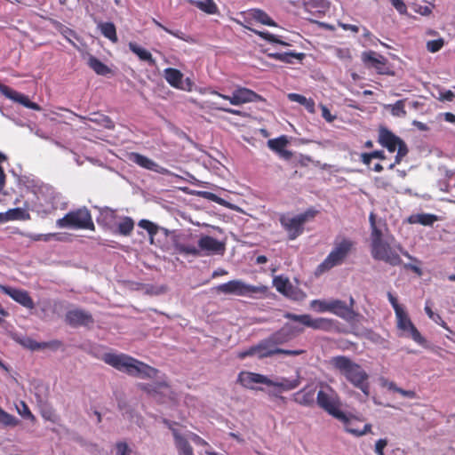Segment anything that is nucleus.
Segmentation results:
<instances>
[{"instance_id": "8", "label": "nucleus", "mask_w": 455, "mask_h": 455, "mask_svg": "<svg viewBox=\"0 0 455 455\" xmlns=\"http://www.w3.org/2000/svg\"><path fill=\"white\" fill-rule=\"evenodd\" d=\"M378 142L390 153L397 151L396 163L402 162L409 153L407 144L386 127L379 129Z\"/></svg>"}, {"instance_id": "5", "label": "nucleus", "mask_w": 455, "mask_h": 455, "mask_svg": "<svg viewBox=\"0 0 455 455\" xmlns=\"http://www.w3.org/2000/svg\"><path fill=\"white\" fill-rule=\"evenodd\" d=\"M354 247L355 243L351 239L342 238L341 240H336L333 249L325 259L316 267L315 275H321L334 267L341 265Z\"/></svg>"}, {"instance_id": "27", "label": "nucleus", "mask_w": 455, "mask_h": 455, "mask_svg": "<svg viewBox=\"0 0 455 455\" xmlns=\"http://www.w3.org/2000/svg\"><path fill=\"white\" fill-rule=\"evenodd\" d=\"M164 78L171 86L177 89L182 88L183 74L179 69L173 68H165Z\"/></svg>"}, {"instance_id": "15", "label": "nucleus", "mask_w": 455, "mask_h": 455, "mask_svg": "<svg viewBox=\"0 0 455 455\" xmlns=\"http://www.w3.org/2000/svg\"><path fill=\"white\" fill-rule=\"evenodd\" d=\"M237 382L248 389L263 390L261 387H255L254 384H264L269 386L271 379L265 375L251 372L241 371L237 377Z\"/></svg>"}, {"instance_id": "59", "label": "nucleus", "mask_w": 455, "mask_h": 455, "mask_svg": "<svg viewBox=\"0 0 455 455\" xmlns=\"http://www.w3.org/2000/svg\"><path fill=\"white\" fill-rule=\"evenodd\" d=\"M305 351L302 349H297V350H290V349H283L278 347V355H302Z\"/></svg>"}, {"instance_id": "3", "label": "nucleus", "mask_w": 455, "mask_h": 455, "mask_svg": "<svg viewBox=\"0 0 455 455\" xmlns=\"http://www.w3.org/2000/svg\"><path fill=\"white\" fill-rule=\"evenodd\" d=\"M283 317L288 320L296 322L301 325H294L289 323H286L283 325L288 326L287 331L291 335V339L302 333L304 331V327L328 331H331L334 325V321L331 319L324 317L313 318L308 314L296 315L293 313L286 312L283 315Z\"/></svg>"}, {"instance_id": "36", "label": "nucleus", "mask_w": 455, "mask_h": 455, "mask_svg": "<svg viewBox=\"0 0 455 455\" xmlns=\"http://www.w3.org/2000/svg\"><path fill=\"white\" fill-rule=\"evenodd\" d=\"M288 326H283L280 330L274 332L268 339L272 341V343L277 347L278 345H282L292 339L291 335L287 331Z\"/></svg>"}, {"instance_id": "63", "label": "nucleus", "mask_w": 455, "mask_h": 455, "mask_svg": "<svg viewBox=\"0 0 455 455\" xmlns=\"http://www.w3.org/2000/svg\"><path fill=\"white\" fill-rule=\"evenodd\" d=\"M454 98L455 93L451 90H447L440 93V99L443 101H452Z\"/></svg>"}, {"instance_id": "34", "label": "nucleus", "mask_w": 455, "mask_h": 455, "mask_svg": "<svg viewBox=\"0 0 455 455\" xmlns=\"http://www.w3.org/2000/svg\"><path fill=\"white\" fill-rule=\"evenodd\" d=\"M269 384V387H278L282 391H289L292 390L299 387L300 384V381L299 379H288L285 378H282L280 380H272Z\"/></svg>"}, {"instance_id": "28", "label": "nucleus", "mask_w": 455, "mask_h": 455, "mask_svg": "<svg viewBox=\"0 0 455 455\" xmlns=\"http://www.w3.org/2000/svg\"><path fill=\"white\" fill-rule=\"evenodd\" d=\"M28 217V213L21 208L10 209L5 212L0 213V223L15 220H27Z\"/></svg>"}, {"instance_id": "18", "label": "nucleus", "mask_w": 455, "mask_h": 455, "mask_svg": "<svg viewBox=\"0 0 455 455\" xmlns=\"http://www.w3.org/2000/svg\"><path fill=\"white\" fill-rule=\"evenodd\" d=\"M0 289L4 294H7L22 306L28 308H32L34 307L33 300L26 291L4 285H1Z\"/></svg>"}, {"instance_id": "64", "label": "nucleus", "mask_w": 455, "mask_h": 455, "mask_svg": "<svg viewBox=\"0 0 455 455\" xmlns=\"http://www.w3.org/2000/svg\"><path fill=\"white\" fill-rule=\"evenodd\" d=\"M322 116L327 122H332L335 119V116L331 115L330 110L326 106L322 105Z\"/></svg>"}, {"instance_id": "38", "label": "nucleus", "mask_w": 455, "mask_h": 455, "mask_svg": "<svg viewBox=\"0 0 455 455\" xmlns=\"http://www.w3.org/2000/svg\"><path fill=\"white\" fill-rule=\"evenodd\" d=\"M100 31L102 35L109 39L113 43H116L118 41L116 35V28L114 23L112 22H104L100 25Z\"/></svg>"}, {"instance_id": "52", "label": "nucleus", "mask_w": 455, "mask_h": 455, "mask_svg": "<svg viewBox=\"0 0 455 455\" xmlns=\"http://www.w3.org/2000/svg\"><path fill=\"white\" fill-rule=\"evenodd\" d=\"M336 56L342 60H348L350 61L352 60L351 52L348 48H337L335 50Z\"/></svg>"}, {"instance_id": "19", "label": "nucleus", "mask_w": 455, "mask_h": 455, "mask_svg": "<svg viewBox=\"0 0 455 455\" xmlns=\"http://www.w3.org/2000/svg\"><path fill=\"white\" fill-rule=\"evenodd\" d=\"M130 160L139 166L149 171H154L159 173H164L166 172L165 169L160 167L156 162L140 153H132Z\"/></svg>"}, {"instance_id": "39", "label": "nucleus", "mask_w": 455, "mask_h": 455, "mask_svg": "<svg viewBox=\"0 0 455 455\" xmlns=\"http://www.w3.org/2000/svg\"><path fill=\"white\" fill-rule=\"evenodd\" d=\"M251 17L258 22L270 26L276 27V23L268 16L267 12L259 9L251 10Z\"/></svg>"}, {"instance_id": "33", "label": "nucleus", "mask_w": 455, "mask_h": 455, "mask_svg": "<svg viewBox=\"0 0 455 455\" xmlns=\"http://www.w3.org/2000/svg\"><path fill=\"white\" fill-rule=\"evenodd\" d=\"M188 3L208 14H215L218 7L213 0H188Z\"/></svg>"}, {"instance_id": "57", "label": "nucleus", "mask_w": 455, "mask_h": 455, "mask_svg": "<svg viewBox=\"0 0 455 455\" xmlns=\"http://www.w3.org/2000/svg\"><path fill=\"white\" fill-rule=\"evenodd\" d=\"M288 99L291 101L297 102L300 105H303L306 102L307 98L301 94L299 93H289Z\"/></svg>"}, {"instance_id": "9", "label": "nucleus", "mask_w": 455, "mask_h": 455, "mask_svg": "<svg viewBox=\"0 0 455 455\" xmlns=\"http://www.w3.org/2000/svg\"><path fill=\"white\" fill-rule=\"evenodd\" d=\"M314 216L315 212L307 211L294 217L283 214L280 217L279 221L283 229L288 233L289 239L294 240L303 233L304 224L309 218H313Z\"/></svg>"}, {"instance_id": "22", "label": "nucleus", "mask_w": 455, "mask_h": 455, "mask_svg": "<svg viewBox=\"0 0 455 455\" xmlns=\"http://www.w3.org/2000/svg\"><path fill=\"white\" fill-rule=\"evenodd\" d=\"M287 144L288 140L285 136H281L267 141V146L270 149L278 153L282 157L290 159L291 156V152L285 149Z\"/></svg>"}, {"instance_id": "48", "label": "nucleus", "mask_w": 455, "mask_h": 455, "mask_svg": "<svg viewBox=\"0 0 455 455\" xmlns=\"http://www.w3.org/2000/svg\"><path fill=\"white\" fill-rule=\"evenodd\" d=\"M17 340L24 347H27L30 350H37L42 347L41 344L37 343L36 341L33 340L28 337L20 338Z\"/></svg>"}, {"instance_id": "51", "label": "nucleus", "mask_w": 455, "mask_h": 455, "mask_svg": "<svg viewBox=\"0 0 455 455\" xmlns=\"http://www.w3.org/2000/svg\"><path fill=\"white\" fill-rule=\"evenodd\" d=\"M14 101H17L28 108H32V109L39 108L37 104L31 102L27 96H25L21 93H19V92H18L17 97Z\"/></svg>"}, {"instance_id": "32", "label": "nucleus", "mask_w": 455, "mask_h": 455, "mask_svg": "<svg viewBox=\"0 0 455 455\" xmlns=\"http://www.w3.org/2000/svg\"><path fill=\"white\" fill-rule=\"evenodd\" d=\"M139 387L147 393L148 395L156 398V396L161 393L162 388H167L169 389L170 387L167 382H158L154 385L147 384V383H141L139 385Z\"/></svg>"}, {"instance_id": "10", "label": "nucleus", "mask_w": 455, "mask_h": 455, "mask_svg": "<svg viewBox=\"0 0 455 455\" xmlns=\"http://www.w3.org/2000/svg\"><path fill=\"white\" fill-rule=\"evenodd\" d=\"M395 317L396 326L397 329L402 331V336L411 339L414 342L422 347H427V339L421 335V333L416 328V326L411 322V318L409 317L407 312L404 309L397 311V313L395 314Z\"/></svg>"}, {"instance_id": "55", "label": "nucleus", "mask_w": 455, "mask_h": 455, "mask_svg": "<svg viewBox=\"0 0 455 455\" xmlns=\"http://www.w3.org/2000/svg\"><path fill=\"white\" fill-rule=\"evenodd\" d=\"M0 92L2 94H4L5 97H7L12 100H15L17 94H18V92L12 90V88H10L6 85L1 84H0Z\"/></svg>"}, {"instance_id": "2", "label": "nucleus", "mask_w": 455, "mask_h": 455, "mask_svg": "<svg viewBox=\"0 0 455 455\" xmlns=\"http://www.w3.org/2000/svg\"><path fill=\"white\" fill-rule=\"evenodd\" d=\"M331 364L349 383L360 389L365 396L370 395L369 374L361 365L344 355L333 357Z\"/></svg>"}, {"instance_id": "60", "label": "nucleus", "mask_w": 455, "mask_h": 455, "mask_svg": "<svg viewBox=\"0 0 455 455\" xmlns=\"http://www.w3.org/2000/svg\"><path fill=\"white\" fill-rule=\"evenodd\" d=\"M393 6L400 12L404 13L406 12V5L403 0H390Z\"/></svg>"}, {"instance_id": "53", "label": "nucleus", "mask_w": 455, "mask_h": 455, "mask_svg": "<svg viewBox=\"0 0 455 455\" xmlns=\"http://www.w3.org/2000/svg\"><path fill=\"white\" fill-rule=\"evenodd\" d=\"M116 455H131L132 450L124 442H119L116 444Z\"/></svg>"}, {"instance_id": "35", "label": "nucleus", "mask_w": 455, "mask_h": 455, "mask_svg": "<svg viewBox=\"0 0 455 455\" xmlns=\"http://www.w3.org/2000/svg\"><path fill=\"white\" fill-rule=\"evenodd\" d=\"M89 67L100 76H107L111 72V69L104 64L101 60L94 56H90L88 59Z\"/></svg>"}, {"instance_id": "49", "label": "nucleus", "mask_w": 455, "mask_h": 455, "mask_svg": "<svg viewBox=\"0 0 455 455\" xmlns=\"http://www.w3.org/2000/svg\"><path fill=\"white\" fill-rule=\"evenodd\" d=\"M391 113L395 116H406V110L404 108V100H397L395 104L391 106Z\"/></svg>"}, {"instance_id": "47", "label": "nucleus", "mask_w": 455, "mask_h": 455, "mask_svg": "<svg viewBox=\"0 0 455 455\" xmlns=\"http://www.w3.org/2000/svg\"><path fill=\"white\" fill-rule=\"evenodd\" d=\"M153 22L154 24L160 28L161 29L164 30L165 32H167L168 34L179 38V39H181L183 41H186V42H188V39L185 37V35L183 32L180 31V30H177V31H173L170 28H168L167 27H165L164 25H163L161 22H159L158 20H156V19H153Z\"/></svg>"}, {"instance_id": "13", "label": "nucleus", "mask_w": 455, "mask_h": 455, "mask_svg": "<svg viewBox=\"0 0 455 455\" xmlns=\"http://www.w3.org/2000/svg\"><path fill=\"white\" fill-rule=\"evenodd\" d=\"M212 93L228 100L235 106L262 100V97L259 94L251 89L242 86H237L231 96L222 94L217 91H213Z\"/></svg>"}, {"instance_id": "7", "label": "nucleus", "mask_w": 455, "mask_h": 455, "mask_svg": "<svg viewBox=\"0 0 455 455\" xmlns=\"http://www.w3.org/2000/svg\"><path fill=\"white\" fill-rule=\"evenodd\" d=\"M316 402L320 408L324 410L333 418L347 422V415L340 410V401L338 394L330 386L318 391Z\"/></svg>"}, {"instance_id": "20", "label": "nucleus", "mask_w": 455, "mask_h": 455, "mask_svg": "<svg viewBox=\"0 0 455 455\" xmlns=\"http://www.w3.org/2000/svg\"><path fill=\"white\" fill-rule=\"evenodd\" d=\"M270 59L279 60L287 64H293L295 60L299 62H302L305 59L306 54L304 52H270L267 54Z\"/></svg>"}, {"instance_id": "25", "label": "nucleus", "mask_w": 455, "mask_h": 455, "mask_svg": "<svg viewBox=\"0 0 455 455\" xmlns=\"http://www.w3.org/2000/svg\"><path fill=\"white\" fill-rule=\"evenodd\" d=\"M347 422L344 423V427L346 432L355 435V436H362L367 433H370L371 431V424H365L363 427L361 429L355 426V424L358 422V419L355 418H350L347 416Z\"/></svg>"}, {"instance_id": "31", "label": "nucleus", "mask_w": 455, "mask_h": 455, "mask_svg": "<svg viewBox=\"0 0 455 455\" xmlns=\"http://www.w3.org/2000/svg\"><path fill=\"white\" fill-rule=\"evenodd\" d=\"M294 401L303 406H312L315 403V391L302 389L294 395Z\"/></svg>"}, {"instance_id": "1", "label": "nucleus", "mask_w": 455, "mask_h": 455, "mask_svg": "<svg viewBox=\"0 0 455 455\" xmlns=\"http://www.w3.org/2000/svg\"><path fill=\"white\" fill-rule=\"evenodd\" d=\"M100 360L116 371L134 378L152 379L159 372L156 368L124 353H105Z\"/></svg>"}, {"instance_id": "26", "label": "nucleus", "mask_w": 455, "mask_h": 455, "mask_svg": "<svg viewBox=\"0 0 455 455\" xmlns=\"http://www.w3.org/2000/svg\"><path fill=\"white\" fill-rule=\"evenodd\" d=\"M438 220V216L432 213H416L408 217L410 224H420L422 226H433Z\"/></svg>"}, {"instance_id": "23", "label": "nucleus", "mask_w": 455, "mask_h": 455, "mask_svg": "<svg viewBox=\"0 0 455 455\" xmlns=\"http://www.w3.org/2000/svg\"><path fill=\"white\" fill-rule=\"evenodd\" d=\"M257 356L260 359L278 355V347L267 338L255 346Z\"/></svg>"}, {"instance_id": "37", "label": "nucleus", "mask_w": 455, "mask_h": 455, "mask_svg": "<svg viewBox=\"0 0 455 455\" xmlns=\"http://www.w3.org/2000/svg\"><path fill=\"white\" fill-rule=\"evenodd\" d=\"M90 121L106 129H114L115 127L114 122L111 120V118L103 114H92L90 117Z\"/></svg>"}, {"instance_id": "6", "label": "nucleus", "mask_w": 455, "mask_h": 455, "mask_svg": "<svg viewBox=\"0 0 455 455\" xmlns=\"http://www.w3.org/2000/svg\"><path fill=\"white\" fill-rule=\"evenodd\" d=\"M59 228L90 231H95L96 228L92 213L85 206L70 211L63 218L59 219Z\"/></svg>"}, {"instance_id": "30", "label": "nucleus", "mask_w": 455, "mask_h": 455, "mask_svg": "<svg viewBox=\"0 0 455 455\" xmlns=\"http://www.w3.org/2000/svg\"><path fill=\"white\" fill-rule=\"evenodd\" d=\"M273 284L277 291L286 297H291V292L293 290V287L287 277L283 275L275 276L273 279Z\"/></svg>"}, {"instance_id": "42", "label": "nucleus", "mask_w": 455, "mask_h": 455, "mask_svg": "<svg viewBox=\"0 0 455 455\" xmlns=\"http://www.w3.org/2000/svg\"><path fill=\"white\" fill-rule=\"evenodd\" d=\"M175 251L183 255L199 256L200 250L194 245H186L180 243H174Z\"/></svg>"}, {"instance_id": "45", "label": "nucleus", "mask_w": 455, "mask_h": 455, "mask_svg": "<svg viewBox=\"0 0 455 455\" xmlns=\"http://www.w3.org/2000/svg\"><path fill=\"white\" fill-rule=\"evenodd\" d=\"M18 419L5 412L4 410L0 408V424H3L6 427H15L18 425Z\"/></svg>"}, {"instance_id": "62", "label": "nucleus", "mask_w": 455, "mask_h": 455, "mask_svg": "<svg viewBox=\"0 0 455 455\" xmlns=\"http://www.w3.org/2000/svg\"><path fill=\"white\" fill-rule=\"evenodd\" d=\"M395 392L403 395V397L413 399L416 397V393L413 390H404L403 388H395Z\"/></svg>"}, {"instance_id": "56", "label": "nucleus", "mask_w": 455, "mask_h": 455, "mask_svg": "<svg viewBox=\"0 0 455 455\" xmlns=\"http://www.w3.org/2000/svg\"><path fill=\"white\" fill-rule=\"evenodd\" d=\"M387 442L386 439H379L376 442L375 444V452L378 455H384V449L387 446Z\"/></svg>"}, {"instance_id": "12", "label": "nucleus", "mask_w": 455, "mask_h": 455, "mask_svg": "<svg viewBox=\"0 0 455 455\" xmlns=\"http://www.w3.org/2000/svg\"><path fill=\"white\" fill-rule=\"evenodd\" d=\"M371 256L376 260L384 261L387 264L396 267L403 263L397 251L396 245L391 246L387 242H383L371 250Z\"/></svg>"}, {"instance_id": "46", "label": "nucleus", "mask_w": 455, "mask_h": 455, "mask_svg": "<svg viewBox=\"0 0 455 455\" xmlns=\"http://www.w3.org/2000/svg\"><path fill=\"white\" fill-rule=\"evenodd\" d=\"M383 234L381 229H379L377 226L371 228V249L374 248L378 244H380L381 243L385 242L383 240Z\"/></svg>"}, {"instance_id": "4", "label": "nucleus", "mask_w": 455, "mask_h": 455, "mask_svg": "<svg viewBox=\"0 0 455 455\" xmlns=\"http://www.w3.org/2000/svg\"><path fill=\"white\" fill-rule=\"evenodd\" d=\"M219 293L225 295H235L249 298H263L266 297L268 288L266 285H251L244 283L240 279L231 280L228 283L219 284L215 287Z\"/></svg>"}, {"instance_id": "41", "label": "nucleus", "mask_w": 455, "mask_h": 455, "mask_svg": "<svg viewBox=\"0 0 455 455\" xmlns=\"http://www.w3.org/2000/svg\"><path fill=\"white\" fill-rule=\"evenodd\" d=\"M251 31H252L254 34L258 35L259 37L270 42V43H275V44H281V45H283V46H288L290 45V44L281 40L277 36L274 35V34H271L267 31H259V30H256V29H252V28H248Z\"/></svg>"}, {"instance_id": "16", "label": "nucleus", "mask_w": 455, "mask_h": 455, "mask_svg": "<svg viewBox=\"0 0 455 455\" xmlns=\"http://www.w3.org/2000/svg\"><path fill=\"white\" fill-rule=\"evenodd\" d=\"M66 322L72 327H90L94 323V319L89 312L73 309L67 313Z\"/></svg>"}, {"instance_id": "21", "label": "nucleus", "mask_w": 455, "mask_h": 455, "mask_svg": "<svg viewBox=\"0 0 455 455\" xmlns=\"http://www.w3.org/2000/svg\"><path fill=\"white\" fill-rule=\"evenodd\" d=\"M330 312L346 320L353 315L352 307L340 299H331Z\"/></svg>"}, {"instance_id": "54", "label": "nucleus", "mask_w": 455, "mask_h": 455, "mask_svg": "<svg viewBox=\"0 0 455 455\" xmlns=\"http://www.w3.org/2000/svg\"><path fill=\"white\" fill-rule=\"evenodd\" d=\"M18 412L25 419H33L34 417L30 412L27 404L23 402H20L19 405H17Z\"/></svg>"}, {"instance_id": "40", "label": "nucleus", "mask_w": 455, "mask_h": 455, "mask_svg": "<svg viewBox=\"0 0 455 455\" xmlns=\"http://www.w3.org/2000/svg\"><path fill=\"white\" fill-rule=\"evenodd\" d=\"M139 227L145 229L150 236V243H154V237L159 231V227L148 220H140Z\"/></svg>"}, {"instance_id": "50", "label": "nucleus", "mask_w": 455, "mask_h": 455, "mask_svg": "<svg viewBox=\"0 0 455 455\" xmlns=\"http://www.w3.org/2000/svg\"><path fill=\"white\" fill-rule=\"evenodd\" d=\"M444 44V41L443 38L430 40L427 43V49L430 52H437L440 51Z\"/></svg>"}, {"instance_id": "58", "label": "nucleus", "mask_w": 455, "mask_h": 455, "mask_svg": "<svg viewBox=\"0 0 455 455\" xmlns=\"http://www.w3.org/2000/svg\"><path fill=\"white\" fill-rule=\"evenodd\" d=\"M387 297H388V300H389L390 304L392 305L395 314L397 313V311H401L403 309L399 305L397 299L391 292L387 293Z\"/></svg>"}, {"instance_id": "14", "label": "nucleus", "mask_w": 455, "mask_h": 455, "mask_svg": "<svg viewBox=\"0 0 455 455\" xmlns=\"http://www.w3.org/2000/svg\"><path fill=\"white\" fill-rule=\"evenodd\" d=\"M35 194L37 197L38 205L44 212L49 213L55 210V193L52 187L42 183L36 186Z\"/></svg>"}, {"instance_id": "61", "label": "nucleus", "mask_w": 455, "mask_h": 455, "mask_svg": "<svg viewBox=\"0 0 455 455\" xmlns=\"http://www.w3.org/2000/svg\"><path fill=\"white\" fill-rule=\"evenodd\" d=\"M252 355H257V351H256L255 346L251 347L250 348H248V349H246V350H244L243 352H240L238 354V357L240 359H244V358H246L248 356H252Z\"/></svg>"}, {"instance_id": "43", "label": "nucleus", "mask_w": 455, "mask_h": 455, "mask_svg": "<svg viewBox=\"0 0 455 455\" xmlns=\"http://www.w3.org/2000/svg\"><path fill=\"white\" fill-rule=\"evenodd\" d=\"M134 228V222L132 218L124 217L118 224V233L122 235H129Z\"/></svg>"}, {"instance_id": "29", "label": "nucleus", "mask_w": 455, "mask_h": 455, "mask_svg": "<svg viewBox=\"0 0 455 455\" xmlns=\"http://www.w3.org/2000/svg\"><path fill=\"white\" fill-rule=\"evenodd\" d=\"M128 46H129V49L134 54H136L140 60L148 62V65H150V66H155L156 65V60L153 58V56L150 53V52H148V50L140 47V45H138L134 42H130Z\"/></svg>"}, {"instance_id": "44", "label": "nucleus", "mask_w": 455, "mask_h": 455, "mask_svg": "<svg viewBox=\"0 0 455 455\" xmlns=\"http://www.w3.org/2000/svg\"><path fill=\"white\" fill-rule=\"evenodd\" d=\"M310 307L319 313L330 312L331 300L314 299L310 302Z\"/></svg>"}, {"instance_id": "17", "label": "nucleus", "mask_w": 455, "mask_h": 455, "mask_svg": "<svg viewBox=\"0 0 455 455\" xmlns=\"http://www.w3.org/2000/svg\"><path fill=\"white\" fill-rule=\"evenodd\" d=\"M199 250L209 254H223L226 250L225 243L210 235H204L198 241Z\"/></svg>"}, {"instance_id": "11", "label": "nucleus", "mask_w": 455, "mask_h": 455, "mask_svg": "<svg viewBox=\"0 0 455 455\" xmlns=\"http://www.w3.org/2000/svg\"><path fill=\"white\" fill-rule=\"evenodd\" d=\"M361 60L367 68H373L379 75L394 76L393 70L388 60L380 53L374 51L363 52Z\"/></svg>"}, {"instance_id": "24", "label": "nucleus", "mask_w": 455, "mask_h": 455, "mask_svg": "<svg viewBox=\"0 0 455 455\" xmlns=\"http://www.w3.org/2000/svg\"><path fill=\"white\" fill-rule=\"evenodd\" d=\"M172 431L179 455H194L193 447L188 441L183 437L177 429L172 428Z\"/></svg>"}]
</instances>
